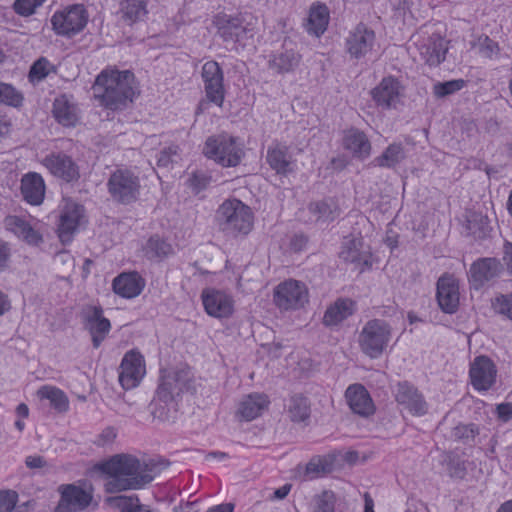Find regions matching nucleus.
I'll return each instance as SVG.
<instances>
[{"label": "nucleus", "instance_id": "obj_51", "mask_svg": "<svg viewBox=\"0 0 512 512\" xmlns=\"http://www.w3.org/2000/svg\"><path fill=\"white\" fill-rule=\"evenodd\" d=\"M211 181V177L202 172H195L191 175L188 180V186L193 190L194 193L206 189Z\"/></svg>", "mask_w": 512, "mask_h": 512}, {"label": "nucleus", "instance_id": "obj_45", "mask_svg": "<svg viewBox=\"0 0 512 512\" xmlns=\"http://www.w3.org/2000/svg\"><path fill=\"white\" fill-rule=\"evenodd\" d=\"M404 157V151L401 144L389 145L381 156L375 159L380 167H394Z\"/></svg>", "mask_w": 512, "mask_h": 512}, {"label": "nucleus", "instance_id": "obj_60", "mask_svg": "<svg viewBox=\"0 0 512 512\" xmlns=\"http://www.w3.org/2000/svg\"><path fill=\"white\" fill-rule=\"evenodd\" d=\"M234 505L231 503L219 504L210 507L206 512H233Z\"/></svg>", "mask_w": 512, "mask_h": 512}, {"label": "nucleus", "instance_id": "obj_55", "mask_svg": "<svg viewBox=\"0 0 512 512\" xmlns=\"http://www.w3.org/2000/svg\"><path fill=\"white\" fill-rule=\"evenodd\" d=\"M10 259V247L7 242L0 240V271L8 267Z\"/></svg>", "mask_w": 512, "mask_h": 512}, {"label": "nucleus", "instance_id": "obj_5", "mask_svg": "<svg viewBox=\"0 0 512 512\" xmlns=\"http://www.w3.org/2000/svg\"><path fill=\"white\" fill-rule=\"evenodd\" d=\"M89 19L83 4L68 5L56 11L51 17V24L57 35L72 37L83 31Z\"/></svg>", "mask_w": 512, "mask_h": 512}, {"label": "nucleus", "instance_id": "obj_18", "mask_svg": "<svg viewBox=\"0 0 512 512\" xmlns=\"http://www.w3.org/2000/svg\"><path fill=\"white\" fill-rule=\"evenodd\" d=\"M361 237L345 238L339 257L347 262L355 264L359 272H364L372 267L373 255L370 250H362Z\"/></svg>", "mask_w": 512, "mask_h": 512}, {"label": "nucleus", "instance_id": "obj_3", "mask_svg": "<svg viewBox=\"0 0 512 512\" xmlns=\"http://www.w3.org/2000/svg\"><path fill=\"white\" fill-rule=\"evenodd\" d=\"M202 151L206 158L225 168L238 166L245 156L244 143L226 132L209 136Z\"/></svg>", "mask_w": 512, "mask_h": 512}, {"label": "nucleus", "instance_id": "obj_16", "mask_svg": "<svg viewBox=\"0 0 512 512\" xmlns=\"http://www.w3.org/2000/svg\"><path fill=\"white\" fill-rule=\"evenodd\" d=\"M404 91L405 87L398 78L387 76L371 90V97L379 107L391 109L401 102Z\"/></svg>", "mask_w": 512, "mask_h": 512}, {"label": "nucleus", "instance_id": "obj_57", "mask_svg": "<svg viewBox=\"0 0 512 512\" xmlns=\"http://www.w3.org/2000/svg\"><path fill=\"white\" fill-rule=\"evenodd\" d=\"M25 463L29 468H42L45 465V460L43 457L38 455L28 456Z\"/></svg>", "mask_w": 512, "mask_h": 512}, {"label": "nucleus", "instance_id": "obj_38", "mask_svg": "<svg viewBox=\"0 0 512 512\" xmlns=\"http://www.w3.org/2000/svg\"><path fill=\"white\" fill-rule=\"evenodd\" d=\"M120 12L123 20L132 25L146 17L147 0H121Z\"/></svg>", "mask_w": 512, "mask_h": 512}, {"label": "nucleus", "instance_id": "obj_39", "mask_svg": "<svg viewBox=\"0 0 512 512\" xmlns=\"http://www.w3.org/2000/svg\"><path fill=\"white\" fill-rule=\"evenodd\" d=\"M145 256L150 260H161L173 253V247L170 243L158 236H152L143 247Z\"/></svg>", "mask_w": 512, "mask_h": 512}, {"label": "nucleus", "instance_id": "obj_48", "mask_svg": "<svg viewBox=\"0 0 512 512\" xmlns=\"http://www.w3.org/2000/svg\"><path fill=\"white\" fill-rule=\"evenodd\" d=\"M491 306L496 313L512 320V294L496 296L492 300Z\"/></svg>", "mask_w": 512, "mask_h": 512}, {"label": "nucleus", "instance_id": "obj_46", "mask_svg": "<svg viewBox=\"0 0 512 512\" xmlns=\"http://www.w3.org/2000/svg\"><path fill=\"white\" fill-rule=\"evenodd\" d=\"M465 85L466 81L463 79L438 82L433 86V93L436 97L442 98L447 95H451L457 91H460L465 87Z\"/></svg>", "mask_w": 512, "mask_h": 512}, {"label": "nucleus", "instance_id": "obj_17", "mask_svg": "<svg viewBox=\"0 0 512 512\" xmlns=\"http://www.w3.org/2000/svg\"><path fill=\"white\" fill-rule=\"evenodd\" d=\"M84 207L69 201L65 204L58 224V237L63 244L69 243L84 220Z\"/></svg>", "mask_w": 512, "mask_h": 512}, {"label": "nucleus", "instance_id": "obj_12", "mask_svg": "<svg viewBox=\"0 0 512 512\" xmlns=\"http://www.w3.org/2000/svg\"><path fill=\"white\" fill-rule=\"evenodd\" d=\"M201 75L207 100L217 107H222L226 91L223 71L218 62L211 60L204 63Z\"/></svg>", "mask_w": 512, "mask_h": 512}, {"label": "nucleus", "instance_id": "obj_64", "mask_svg": "<svg viewBox=\"0 0 512 512\" xmlns=\"http://www.w3.org/2000/svg\"><path fill=\"white\" fill-rule=\"evenodd\" d=\"M497 512H512V499L503 502Z\"/></svg>", "mask_w": 512, "mask_h": 512}, {"label": "nucleus", "instance_id": "obj_56", "mask_svg": "<svg viewBox=\"0 0 512 512\" xmlns=\"http://www.w3.org/2000/svg\"><path fill=\"white\" fill-rule=\"evenodd\" d=\"M476 431L475 425H459L455 428V435L459 437L471 436L474 437Z\"/></svg>", "mask_w": 512, "mask_h": 512}, {"label": "nucleus", "instance_id": "obj_47", "mask_svg": "<svg viewBox=\"0 0 512 512\" xmlns=\"http://www.w3.org/2000/svg\"><path fill=\"white\" fill-rule=\"evenodd\" d=\"M335 503V493L330 490H325L315 498L313 512H334Z\"/></svg>", "mask_w": 512, "mask_h": 512}, {"label": "nucleus", "instance_id": "obj_34", "mask_svg": "<svg viewBox=\"0 0 512 512\" xmlns=\"http://www.w3.org/2000/svg\"><path fill=\"white\" fill-rule=\"evenodd\" d=\"M76 106L65 95L57 97L53 102L52 113L56 121L65 127H74L78 122Z\"/></svg>", "mask_w": 512, "mask_h": 512}, {"label": "nucleus", "instance_id": "obj_13", "mask_svg": "<svg viewBox=\"0 0 512 512\" xmlns=\"http://www.w3.org/2000/svg\"><path fill=\"white\" fill-rule=\"evenodd\" d=\"M205 312L214 318H229L234 313L235 301L231 294L216 288H206L201 293Z\"/></svg>", "mask_w": 512, "mask_h": 512}, {"label": "nucleus", "instance_id": "obj_58", "mask_svg": "<svg viewBox=\"0 0 512 512\" xmlns=\"http://www.w3.org/2000/svg\"><path fill=\"white\" fill-rule=\"evenodd\" d=\"M307 241L304 235H295L290 245L293 250L301 251L306 246Z\"/></svg>", "mask_w": 512, "mask_h": 512}, {"label": "nucleus", "instance_id": "obj_22", "mask_svg": "<svg viewBox=\"0 0 512 512\" xmlns=\"http://www.w3.org/2000/svg\"><path fill=\"white\" fill-rule=\"evenodd\" d=\"M436 297L444 312H456L459 306V284L452 275L444 274L438 279Z\"/></svg>", "mask_w": 512, "mask_h": 512}, {"label": "nucleus", "instance_id": "obj_37", "mask_svg": "<svg viewBox=\"0 0 512 512\" xmlns=\"http://www.w3.org/2000/svg\"><path fill=\"white\" fill-rule=\"evenodd\" d=\"M334 467V457L331 455L313 457L304 467L303 480H314L330 473Z\"/></svg>", "mask_w": 512, "mask_h": 512}, {"label": "nucleus", "instance_id": "obj_1", "mask_svg": "<svg viewBox=\"0 0 512 512\" xmlns=\"http://www.w3.org/2000/svg\"><path fill=\"white\" fill-rule=\"evenodd\" d=\"M95 467L111 478L106 484L110 493L138 490L154 479L153 467L129 454H116Z\"/></svg>", "mask_w": 512, "mask_h": 512}, {"label": "nucleus", "instance_id": "obj_9", "mask_svg": "<svg viewBox=\"0 0 512 512\" xmlns=\"http://www.w3.org/2000/svg\"><path fill=\"white\" fill-rule=\"evenodd\" d=\"M308 300V288L304 283L294 279L281 282L273 292V301L282 311L301 309Z\"/></svg>", "mask_w": 512, "mask_h": 512}, {"label": "nucleus", "instance_id": "obj_32", "mask_svg": "<svg viewBox=\"0 0 512 512\" xmlns=\"http://www.w3.org/2000/svg\"><path fill=\"white\" fill-rule=\"evenodd\" d=\"M45 182L36 172H29L21 179V193L24 200L30 205H40L45 197Z\"/></svg>", "mask_w": 512, "mask_h": 512}, {"label": "nucleus", "instance_id": "obj_19", "mask_svg": "<svg viewBox=\"0 0 512 512\" xmlns=\"http://www.w3.org/2000/svg\"><path fill=\"white\" fill-rule=\"evenodd\" d=\"M41 164L55 177L66 182H72L79 178V168L71 157L63 153H51L47 155Z\"/></svg>", "mask_w": 512, "mask_h": 512}, {"label": "nucleus", "instance_id": "obj_28", "mask_svg": "<svg viewBox=\"0 0 512 512\" xmlns=\"http://www.w3.org/2000/svg\"><path fill=\"white\" fill-rule=\"evenodd\" d=\"M345 398L350 409L358 415L367 417L375 412L373 400L361 384L350 385L345 392Z\"/></svg>", "mask_w": 512, "mask_h": 512}, {"label": "nucleus", "instance_id": "obj_54", "mask_svg": "<svg viewBox=\"0 0 512 512\" xmlns=\"http://www.w3.org/2000/svg\"><path fill=\"white\" fill-rule=\"evenodd\" d=\"M497 417L503 421L508 422L512 419V404L511 403H501L496 407Z\"/></svg>", "mask_w": 512, "mask_h": 512}, {"label": "nucleus", "instance_id": "obj_49", "mask_svg": "<svg viewBox=\"0 0 512 512\" xmlns=\"http://www.w3.org/2000/svg\"><path fill=\"white\" fill-rule=\"evenodd\" d=\"M45 0H16L13 8L18 15L30 16L35 13Z\"/></svg>", "mask_w": 512, "mask_h": 512}, {"label": "nucleus", "instance_id": "obj_26", "mask_svg": "<svg viewBox=\"0 0 512 512\" xmlns=\"http://www.w3.org/2000/svg\"><path fill=\"white\" fill-rule=\"evenodd\" d=\"M395 399L414 416H422L427 412V403L422 394L408 382L398 383Z\"/></svg>", "mask_w": 512, "mask_h": 512}, {"label": "nucleus", "instance_id": "obj_10", "mask_svg": "<svg viewBox=\"0 0 512 512\" xmlns=\"http://www.w3.org/2000/svg\"><path fill=\"white\" fill-rule=\"evenodd\" d=\"M257 23V18L251 14L239 13L237 16H229L218 13L214 16L213 24L219 35L225 40L240 42L244 34L251 32Z\"/></svg>", "mask_w": 512, "mask_h": 512}, {"label": "nucleus", "instance_id": "obj_6", "mask_svg": "<svg viewBox=\"0 0 512 512\" xmlns=\"http://www.w3.org/2000/svg\"><path fill=\"white\" fill-rule=\"evenodd\" d=\"M191 371L189 367H183L176 371L167 369L160 370V383L156 390V396L152 405L164 404L168 406L174 403L173 392L178 390L177 394L190 389Z\"/></svg>", "mask_w": 512, "mask_h": 512}, {"label": "nucleus", "instance_id": "obj_61", "mask_svg": "<svg viewBox=\"0 0 512 512\" xmlns=\"http://www.w3.org/2000/svg\"><path fill=\"white\" fill-rule=\"evenodd\" d=\"M291 491L290 484H284L274 491V498L276 499H284Z\"/></svg>", "mask_w": 512, "mask_h": 512}, {"label": "nucleus", "instance_id": "obj_15", "mask_svg": "<svg viewBox=\"0 0 512 512\" xmlns=\"http://www.w3.org/2000/svg\"><path fill=\"white\" fill-rule=\"evenodd\" d=\"M469 378L474 390L486 392L496 383L497 368L489 357L477 356L470 364Z\"/></svg>", "mask_w": 512, "mask_h": 512}, {"label": "nucleus", "instance_id": "obj_7", "mask_svg": "<svg viewBox=\"0 0 512 512\" xmlns=\"http://www.w3.org/2000/svg\"><path fill=\"white\" fill-rule=\"evenodd\" d=\"M107 188L111 197L122 204L135 202L140 195V179L130 169H117L109 177Z\"/></svg>", "mask_w": 512, "mask_h": 512}, {"label": "nucleus", "instance_id": "obj_21", "mask_svg": "<svg viewBox=\"0 0 512 512\" xmlns=\"http://www.w3.org/2000/svg\"><path fill=\"white\" fill-rule=\"evenodd\" d=\"M4 227L18 239L31 246H38L43 237L33 226L25 215H8L4 219Z\"/></svg>", "mask_w": 512, "mask_h": 512}, {"label": "nucleus", "instance_id": "obj_53", "mask_svg": "<svg viewBox=\"0 0 512 512\" xmlns=\"http://www.w3.org/2000/svg\"><path fill=\"white\" fill-rule=\"evenodd\" d=\"M117 436L116 430L113 427H106L98 435L95 443L99 446H105L112 443Z\"/></svg>", "mask_w": 512, "mask_h": 512}, {"label": "nucleus", "instance_id": "obj_2", "mask_svg": "<svg viewBox=\"0 0 512 512\" xmlns=\"http://www.w3.org/2000/svg\"><path fill=\"white\" fill-rule=\"evenodd\" d=\"M93 90L100 105L110 110L119 109L138 95L134 73L116 66H108L97 75Z\"/></svg>", "mask_w": 512, "mask_h": 512}, {"label": "nucleus", "instance_id": "obj_31", "mask_svg": "<svg viewBox=\"0 0 512 512\" xmlns=\"http://www.w3.org/2000/svg\"><path fill=\"white\" fill-rule=\"evenodd\" d=\"M342 146L353 157L361 160L369 157L371 153V143L368 137L357 128H350L343 132Z\"/></svg>", "mask_w": 512, "mask_h": 512}, {"label": "nucleus", "instance_id": "obj_44", "mask_svg": "<svg viewBox=\"0 0 512 512\" xmlns=\"http://www.w3.org/2000/svg\"><path fill=\"white\" fill-rule=\"evenodd\" d=\"M52 71L53 64L45 57L37 59L30 67L28 79L31 83H39L43 81Z\"/></svg>", "mask_w": 512, "mask_h": 512}, {"label": "nucleus", "instance_id": "obj_52", "mask_svg": "<svg viewBox=\"0 0 512 512\" xmlns=\"http://www.w3.org/2000/svg\"><path fill=\"white\" fill-rule=\"evenodd\" d=\"M178 150V146H170L162 150L157 161L158 166H168L173 161L172 156L178 154Z\"/></svg>", "mask_w": 512, "mask_h": 512}, {"label": "nucleus", "instance_id": "obj_35", "mask_svg": "<svg viewBox=\"0 0 512 512\" xmlns=\"http://www.w3.org/2000/svg\"><path fill=\"white\" fill-rule=\"evenodd\" d=\"M355 305V301L351 299H338L333 305L327 308L323 317V323L326 326L339 324L353 314Z\"/></svg>", "mask_w": 512, "mask_h": 512}, {"label": "nucleus", "instance_id": "obj_20", "mask_svg": "<svg viewBox=\"0 0 512 512\" xmlns=\"http://www.w3.org/2000/svg\"><path fill=\"white\" fill-rule=\"evenodd\" d=\"M84 320L94 348H98L110 332L111 323L103 316L100 306H90L84 312Z\"/></svg>", "mask_w": 512, "mask_h": 512}, {"label": "nucleus", "instance_id": "obj_23", "mask_svg": "<svg viewBox=\"0 0 512 512\" xmlns=\"http://www.w3.org/2000/svg\"><path fill=\"white\" fill-rule=\"evenodd\" d=\"M270 406V398L265 393L253 392L245 395L238 403L236 417L252 421L260 417Z\"/></svg>", "mask_w": 512, "mask_h": 512}, {"label": "nucleus", "instance_id": "obj_63", "mask_svg": "<svg viewBox=\"0 0 512 512\" xmlns=\"http://www.w3.org/2000/svg\"><path fill=\"white\" fill-rule=\"evenodd\" d=\"M364 512H375L374 501L367 492L364 494Z\"/></svg>", "mask_w": 512, "mask_h": 512}, {"label": "nucleus", "instance_id": "obj_14", "mask_svg": "<svg viewBox=\"0 0 512 512\" xmlns=\"http://www.w3.org/2000/svg\"><path fill=\"white\" fill-rule=\"evenodd\" d=\"M60 501L54 512H77L85 510L93 499L92 489L85 490L75 484H62L58 488Z\"/></svg>", "mask_w": 512, "mask_h": 512}, {"label": "nucleus", "instance_id": "obj_30", "mask_svg": "<svg viewBox=\"0 0 512 512\" xmlns=\"http://www.w3.org/2000/svg\"><path fill=\"white\" fill-rule=\"evenodd\" d=\"M499 272L500 264L496 259H479L471 265L469 281L473 288L480 289L486 282L498 276Z\"/></svg>", "mask_w": 512, "mask_h": 512}, {"label": "nucleus", "instance_id": "obj_33", "mask_svg": "<svg viewBox=\"0 0 512 512\" xmlns=\"http://www.w3.org/2000/svg\"><path fill=\"white\" fill-rule=\"evenodd\" d=\"M330 12L326 4L315 2L311 5L306 23L309 34L320 37L327 30Z\"/></svg>", "mask_w": 512, "mask_h": 512}, {"label": "nucleus", "instance_id": "obj_24", "mask_svg": "<svg viewBox=\"0 0 512 512\" xmlns=\"http://www.w3.org/2000/svg\"><path fill=\"white\" fill-rule=\"evenodd\" d=\"M375 40L374 31L360 23L346 40L347 50L355 58L363 57L373 49Z\"/></svg>", "mask_w": 512, "mask_h": 512}, {"label": "nucleus", "instance_id": "obj_62", "mask_svg": "<svg viewBox=\"0 0 512 512\" xmlns=\"http://www.w3.org/2000/svg\"><path fill=\"white\" fill-rule=\"evenodd\" d=\"M10 309V302L7 296L0 292V315H3L6 311Z\"/></svg>", "mask_w": 512, "mask_h": 512}, {"label": "nucleus", "instance_id": "obj_27", "mask_svg": "<svg viewBox=\"0 0 512 512\" xmlns=\"http://www.w3.org/2000/svg\"><path fill=\"white\" fill-rule=\"evenodd\" d=\"M449 42L440 34H432L419 47V53L425 63L430 67H437L446 58Z\"/></svg>", "mask_w": 512, "mask_h": 512}, {"label": "nucleus", "instance_id": "obj_8", "mask_svg": "<svg viewBox=\"0 0 512 512\" xmlns=\"http://www.w3.org/2000/svg\"><path fill=\"white\" fill-rule=\"evenodd\" d=\"M391 337L390 326L379 319H373L363 327L359 344L362 351L371 358H378L386 349Z\"/></svg>", "mask_w": 512, "mask_h": 512}, {"label": "nucleus", "instance_id": "obj_59", "mask_svg": "<svg viewBox=\"0 0 512 512\" xmlns=\"http://www.w3.org/2000/svg\"><path fill=\"white\" fill-rule=\"evenodd\" d=\"M331 167L334 169V170H342L344 169L347 164H348V161L346 159V157L344 156H339V157H335L331 160Z\"/></svg>", "mask_w": 512, "mask_h": 512}, {"label": "nucleus", "instance_id": "obj_42", "mask_svg": "<svg viewBox=\"0 0 512 512\" xmlns=\"http://www.w3.org/2000/svg\"><path fill=\"white\" fill-rule=\"evenodd\" d=\"M24 96L12 84L0 81V104L19 108L22 106Z\"/></svg>", "mask_w": 512, "mask_h": 512}, {"label": "nucleus", "instance_id": "obj_41", "mask_svg": "<svg viewBox=\"0 0 512 512\" xmlns=\"http://www.w3.org/2000/svg\"><path fill=\"white\" fill-rule=\"evenodd\" d=\"M288 412L293 422H304L310 416V406L308 400L303 395H294L291 397Z\"/></svg>", "mask_w": 512, "mask_h": 512}, {"label": "nucleus", "instance_id": "obj_50", "mask_svg": "<svg viewBox=\"0 0 512 512\" xmlns=\"http://www.w3.org/2000/svg\"><path fill=\"white\" fill-rule=\"evenodd\" d=\"M18 502V494L12 490L0 491V512H11Z\"/></svg>", "mask_w": 512, "mask_h": 512}, {"label": "nucleus", "instance_id": "obj_29", "mask_svg": "<svg viewBox=\"0 0 512 512\" xmlns=\"http://www.w3.org/2000/svg\"><path fill=\"white\" fill-rule=\"evenodd\" d=\"M267 163L277 174L286 176L294 171L295 161L289 153L288 146L275 143L267 150Z\"/></svg>", "mask_w": 512, "mask_h": 512}, {"label": "nucleus", "instance_id": "obj_11", "mask_svg": "<svg viewBox=\"0 0 512 512\" xmlns=\"http://www.w3.org/2000/svg\"><path fill=\"white\" fill-rule=\"evenodd\" d=\"M146 374L144 356L136 349L125 353L119 372V383L125 390L136 388Z\"/></svg>", "mask_w": 512, "mask_h": 512}, {"label": "nucleus", "instance_id": "obj_4", "mask_svg": "<svg viewBox=\"0 0 512 512\" xmlns=\"http://www.w3.org/2000/svg\"><path fill=\"white\" fill-rule=\"evenodd\" d=\"M221 229L234 237L247 236L254 228L252 209L237 198L226 199L217 210Z\"/></svg>", "mask_w": 512, "mask_h": 512}, {"label": "nucleus", "instance_id": "obj_40", "mask_svg": "<svg viewBox=\"0 0 512 512\" xmlns=\"http://www.w3.org/2000/svg\"><path fill=\"white\" fill-rule=\"evenodd\" d=\"M309 210L317 216L318 220L332 221L340 213L339 206L335 199L329 198L323 201L310 203Z\"/></svg>", "mask_w": 512, "mask_h": 512}, {"label": "nucleus", "instance_id": "obj_25", "mask_svg": "<svg viewBox=\"0 0 512 512\" xmlns=\"http://www.w3.org/2000/svg\"><path fill=\"white\" fill-rule=\"evenodd\" d=\"M145 285V279L137 271L122 272L112 282L115 294L125 299L139 296Z\"/></svg>", "mask_w": 512, "mask_h": 512}, {"label": "nucleus", "instance_id": "obj_43", "mask_svg": "<svg viewBox=\"0 0 512 512\" xmlns=\"http://www.w3.org/2000/svg\"><path fill=\"white\" fill-rule=\"evenodd\" d=\"M300 61V56L293 51H287L275 56L270 61V67L279 73L291 71Z\"/></svg>", "mask_w": 512, "mask_h": 512}, {"label": "nucleus", "instance_id": "obj_36", "mask_svg": "<svg viewBox=\"0 0 512 512\" xmlns=\"http://www.w3.org/2000/svg\"><path fill=\"white\" fill-rule=\"evenodd\" d=\"M40 400H47L50 406L58 413H65L69 410V398L60 388L53 385H43L37 392Z\"/></svg>", "mask_w": 512, "mask_h": 512}]
</instances>
